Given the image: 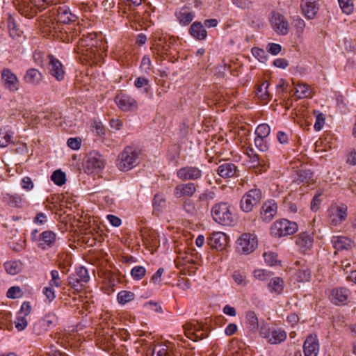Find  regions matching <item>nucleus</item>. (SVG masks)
Here are the masks:
<instances>
[{
	"label": "nucleus",
	"mask_w": 356,
	"mask_h": 356,
	"mask_svg": "<svg viewBox=\"0 0 356 356\" xmlns=\"http://www.w3.org/2000/svg\"><path fill=\"white\" fill-rule=\"evenodd\" d=\"M40 26L44 33L55 35L59 31L60 38L67 42L72 41L74 38L77 35V31L70 27L60 28L59 23L57 20L53 19L50 17H46L40 22Z\"/></svg>",
	"instance_id": "f257e3e1"
},
{
	"label": "nucleus",
	"mask_w": 356,
	"mask_h": 356,
	"mask_svg": "<svg viewBox=\"0 0 356 356\" xmlns=\"http://www.w3.org/2000/svg\"><path fill=\"white\" fill-rule=\"evenodd\" d=\"M140 150L133 146H127L119 154L118 168L121 171H128L140 163Z\"/></svg>",
	"instance_id": "f03ea898"
},
{
	"label": "nucleus",
	"mask_w": 356,
	"mask_h": 356,
	"mask_svg": "<svg viewBox=\"0 0 356 356\" xmlns=\"http://www.w3.org/2000/svg\"><path fill=\"white\" fill-rule=\"evenodd\" d=\"M213 219L218 224L230 225L234 222V216L231 206L227 202H219L211 209Z\"/></svg>",
	"instance_id": "7ed1b4c3"
},
{
	"label": "nucleus",
	"mask_w": 356,
	"mask_h": 356,
	"mask_svg": "<svg viewBox=\"0 0 356 356\" xmlns=\"http://www.w3.org/2000/svg\"><path fill=\"white\" fill-rule=\"evenodd\" d=\"M97 34L95 33H89L87 36L83 35L81 39V46L86 47L87 54L91 56H100L104 49V46L101 39H97Z\"/></svg>",
	"instance_id": "20e7f679"
},
{
	"label": "nucleus",
	"mask_w": 356,
	"mask_h": 356,
	"mask_svg": "<svg viewBox=\"0 0 356 356\" xmlns=\"http://www.w3.org/2000/svg\"><path fill=\"white\" fill-rule=\"evenodd\" d=\"M298 231V225L286 219L276 220L270 227L271 234L276 237L291 235Z\"/></svg>",
	"instance_id": "39448f33"
},
{
	"label": "nucleus",
	"mask_w": 356,
	"mask_h": 356,
	"mask_svg": "<svg viewBox=\"0 0 356 356\" xmlns=\"http://www.w3.org/2000/svg\"><path fill=\"white\" fill-rule=\"evenodd\" d=\"M261 199V191L258 188L251 189L243 196L240 202L241 209L244 212H250L259 203Z\"/></svg>",
	"instance_id": "423d86ee"
},
{
	"label": "nucleus",
	"mask_w": 356,
	"mask_h": 356,
	"mask_svg": "<svg viewBox=\"0 0 356 356\" xmlns=\"http://www.w3.org/2000/svg\"><path fill=\"white\" fill-rule=\"evenodd\" d=\"M257 238L253 234H243L237 241V250L239 252L249 254L257 247Z\"/></svg>",
	"instance_id": "0eeeda50"
},
{
	"label": "nucleus",
	"mask_w": 356,
	"mask_h": 356,
	"mask_svg": "<svg viewBox=\"0 0 356 356\" xmlns=\"http://www.w3.org/2000/svg\"><path fill=\"white\" fill-rule=\"evenodd\" d=\"M89 280L88 270L80 266L68 277V283L74 290L79 291L82 290L83 284L87 283Z\"/></svg>",
	"instance_id": "6e6552de"
},
{
	"label": "nucleus",
	"mask_w": 356,
	"mask_h": 356,
	"mask_svg": "<svg viewBox=\"0 0 356 356\" xmlns=\"http://www.w3.org/2000/svg\"><path fill=\"white\" fill-rule=\"evenodd\" d=\"M330 223L337 226L345 221L348 216V207L346 204L335 205L328 210Z\"/></svg>",
	"instance_id": "1a4fd4ad"
},
{
	"label": "nucleus",
	"mask_w": 356,
	"mask_h": 356,
	"mask_svg": "<svg viewBox=\"0 0 356 356\" xmlns=\"http://www.w3.org/2000/svg\"><path fill=\"white\" fill-rule=\"evenodd\" d=\"M274 31L282 35H286L289 32L290 26L286 17L279 13H273L270 19Z\"/></svg>",
	"instance_id": "9d476101"
},
{
	"label": "nucleus",
	"mask_w": 356,
	"mask_h": 356,
	"mask_svg": "<svg viewBox=\"0 0 356 356\" xmlns=\"http://www.w3.org/2000/svg\"><path fill=\"white\" fill-rule=\"evenodd\" d=\"M177 177L181 181L197 180L202 177V171L197 166L186 165L177 170Z\"/></svg>",
	"instance_id": "9b49d317"
},
{
	"label": "nucleus",
	"mask_w": 356,
	"mask_h": 356,
	"mask_svg": "<svg viewBox=\"0 0 356 356\" xmlns=\"http://www.w3.org/2000/svg\"><path fill=\"white\" fill-rule=\"evenodd\" d=\"M196 191L197 185L194 183H181L175 187L174 195L177 199H188L193 197Z\"/></svg>",
	"instance_id": "f8f14e48"
},
{
	"label": "nucleus",
	"mask_w": 356,
	"mask_h": 356,
	"mask_svg": "<svg viewBox=\"0 0 356 356\" xmlns=\"http://www.w3.org/2000/svg\"><path fill=\"white\" fill-rule=\"evenodd\" d=\"M48 59V71L57 81H62L65 77V71L60 61L52 55L47 56Z\"/></svg>",
	"instance_id": "ddd939ff"
},
{
	"label": "nucleus",
	"mask_w": 356,
	"mask_h": 356,
	"mask_svg": "<svg viewBox=\"0 0 356 356\" xmlns=\"http://www.w3.org/2000/svg\"><path fill=\"white\" fill-rule=\"evenodd\" d=\"M105 161L103 156L97 152L90 153L86 161V169L88 173L95 170H101L104 168Z\"/></svg>",
	"instance_id": "4468645a"
},
{
	"label": "nucleus",
	"mask_w": 356,
	"mask_h": 356,
	"mask_svg": "<svg viewBox=\"0 0 356 356\" xmlns=\"http://www.w3.org/2000/svg\"><path fill=\"white\" fill-rule=\"evenodd\" d=\"M54 15V19L57 20L59 24H63L74 22L77 19V17L72 13L71 10L66 5H62L58 7Z\"/></svg>",
	"instance_id": "2eb2a0df"
},
{
	"label": "nucleus",
	"mask_w": 356,
	"mask_h": 356,
	"mask_svg": "<svg viewBox=\"0 0 356 356\" xmlns=\"http://www.w3.org/2000/svg\"><path fill=\"white\" fill-rule=\"evenodd\" d=\"M115 101L119 108L124 111L135 110L138 107V103L136 99L125 93L117 95Z\"/></svg>",
	"instance_id": "dca6fc26"
},
{
	"label": "nucleus",
	"mask_w": 356,
	"mask_h": 356,
	"mask_svg": "<svg viewBox=\"0 0 356 356\" xmlns=\"http://www.w3.org/2000/svg\"><path fill=\"white\" fill-rule=\"evenodd\" d=\"M277 212V205L273 200L265 202L260 209V216L265 222H270Z\"/></svg>",
	"instance_id": "f3484780"
},
{
	"label": "nucleus",
	"mask_w": 356,
	"mask_h": 356,
	"mask_svg": "<svg viewBox=\"0 0 356 356\" xmlns=\"http://www.w3.org/2000/svg\"><path fill=\"white\" fill-rule=\"evenodd\" d=\"M42 10L40 5H35L33 0H21L19 3V11L28 18H33L38 13Z\"/></svg>",
	"instance_id": "a211bd4d"
},
{
	"label": "nucleus",
	"mask_w": 356,
	"mask_h": 356,
	"mask_svg": "<svg viewBox=\"0 0 356 356\" xmlns=\"http://www.w3.org/2000/svg\"><path fill=\"white\" fill-rule=\"evenodd\" d=\"M207 243L212 249L222 250L227 245V236L220 232H214L208 238Z\"/></svg>",
	"instance_id": "6ab92c4d"
},
{
	"label": "nucleus",
	"mask_w": 356,
	"mask_h": 356,
	"mask_svg": "<svg viewBox=\"0 0 356 356\" xmlns=\"http://www.w3.org/2000/svg\"><path fill=\"white\" fill-rule=\"evenodd\" d=\"M147 356H174L172 347L165 343L154 344L148 348Z\"/></svg>",
	"instance_id": "aec40b11"
},
{
	"label": "nucleus",
	"mask_w": 356,
	"mask_h": 356,
	"mask_svg": "<svg viewBox=\"0 0 356 356\" xmlns=\"http://www.w3.org/2000/svg\"><path fill=\"white\" fill-rule=\"evenodd\" d=\"M350 294V290L346 288H336L331 291L330 299L331 302L336 305H344Z\"/></svg>",
	"instance_id": "412c9836"
},
{
	"label": "nucleus",
	"mask_w": 356,
	"mask_h": 356,
	"mask_svg": "<svg viewBox=\"0 0 356 356\" xmlns=\"http://www.w3.org/2000/svg\"><path fill=\"white\" fill-rule=\"evenodd\" d=\"M239 170L232 163H224L220 165L217 169V174L223 179H229L238 176Z\"/></svg>",
	"instance_id": "4be33fe9"
},
{
	"label": "nucleus",
	"mask_w": 356,
	"mask_h": 356,
	"mask_svg": "<svg viewBox=\"0 0 356 356\" xmlns=\"http://www.w3.org/2000/svg\"><path fill=\"white\" fill-rule=\"evenodd\" d=\"M305 356H317L319 351V343L316 336L309 335L303 346Z\"/></svg>",
	"instance_id": "5701e85b"
},
{
	"label": "nucleus",
	"mask_w": 356,
	"mask_h": 356,
	"mask_svg": "<svg viewBox=\"0 0 356 356\" xmlns=\"http://www.w3.org/2000/svg\"><path fill=\"white\" fill-rule=\"evenodd\" d=\"M313 237L307 232H302L298 235L296 240V244L298 247L300 251L306 254L313 245Z\"/></svg>",
	"instance_id": "b1692460"
},
{
	"label": "nucleus",
	"mask_w": 356,
	"mask_h": 356,
	"mask_svg": "<svg viewBox=\"0 0 356 356\" xmlns=\"http://www.w3.org/2000/svg\"><path fill=\"white\" fill-rule=\"evenodd\" d=\"M2 80L5 86L11 91H16L19 88V81L15 74L9 69H5L2 72Z\"/></svg>",
	"instance_id": "393cba45"
},
{
	"label": "nucleus",
	"mask_w": 356,
	"mask_h": 356,
	"mask_svg": "<svg viewBox=\"0 0 356 356\" xmlns=\"http://www.w3.org/2000/svg\"><path fill=\"white\" fill-rule=\"evenodd\" d=\"M301 8L305 16L313 19L318 13L319 5L316 0H302Z\"/></svg>",
	"instance_id": "a878e982"
},
{
	"label": "nucleus",
	"mask_w": 356,
	"mask_h": 356,
	"mask_svg": "<svg viewBox=\"0 0 356 356\" xmlns=\"http://www.w3.org/2000/svg\"><path fill=\"white\" fill-rule=\"evenodd\" d=\"M140 236L145 245L155 247L157 245V236L154 230L143 227L140 230Z\"/></svg>",
	"instance_id": "bb28decb"
},
{
	"label": "nucleus",
	"mask_w": 356,
	"mask_h": 356,
	"mask_svg": "<svg viewBox=\"0 0 356 356\" xmlns=\"http://www.w3.org/2000/svg\"><path fill=\"white\" fill-rule=\"evenodd\" d=\"M331 242L334 248L337 250H348L353 243L349 238L341 236H333Z\"/></svg>",
	"instance_id": "cd10ccee"
},
{
	"label": "nucleus",
	"mask_w": 356,
	"mask_h": 356,
	"mask_svg": "<svg viewBox=\"0 0 356 356\" xmlns=\"http://www.w3.org/2000/svg\"><path fill=\"white\" fill-rule=\"evenodd\" d=\"M183 327H184V330L185 335L188 338L193 340L194 341H196L198 339L202 338V335L203 334L202 333L201 334V335H199L197 333V332L200 331V325H197L196 324H193L192 323H186L184 325Z\"/></svg>",
	"instance_id": "c85d7f7f"
},
{
	"label": "nucleus",
	"mask_w": 356,
	"mask_h": 356,
	"mask_svg": "<svg viewBox=\"0 0 356 356\" xmlns=\"http://www.w3.org/2000/svg\"><path fill=\"white\" fill-rule=\"evenodd\" d=\"M142 1L143 0H121L120 5L125 10L134 12L135 17H140V15L137 10L141 6Z\"/></svg>",
	"instance_id": "c756f323"
},
{
	"label": "nucleus",
	"mask_w": 356,
	"mask_h": 356,
	"mask_svg": "<svg viewBox=\"0 0 356 356\" xmlns=\"http://www.w3.org/2000/svg\"><path fill=\"white\" fill-rule=\"evenodd\" d=\"M190 34L195 38L202 40L206 38L207 32L201 22H195L192 24L189 29Z\"/></svg>",
	"instance_id": "7c9ffc66"
},
{
	"label": "nucleus",
	"mask_w": 356,
	"mask_h": 356,
	"mask_svg": "<svg viewBox=\"0 0 356 356\" xmlns=\"http://www.w3.org/2000/svg\"><path fill=\"white\" fill-rule=\"evenodd\" d=\"M40 246L42 249L51 247L56 241V234L51 231H44L40 235Z\"/></svg>",
	"instance_id": "2f4dec72"
},
{
	"label": "nucleus",
	"mask_w": 356,
	"mask_h": 356,
	"mask_svg": "<svg viewBox=\"0 0 356 356\" xmlns=\"http://www.w3.org/2000/svg\"><path fill=\"white\" fill-rule=\"evenodd\" d=\"M42 79V75L40 72L35 68L29 69L26 71L24 76V80L26 83L37 85Z\"/></svg>",
	"instance_id": "473e14b6"
},
{
	"label": "nucleus",
	"mask_w": 356,
	"mask_h": 356,
	"mask_svg": "<svg viewBox=\"0 0 356 356\" xmlns=\"http://www.w3.org/2000/svg\"><path fill=\"white\" fill-rule=\"evenodd\" d=\"M176 15L179 23L184 26L189 24L195 17L194 13L188 10L186 8H182L176 13Z\"/></svg>",
	"instance_id": "72a5a7b5"
},
{
	"label": "nucleus",
	"mask_w": 356,
	"mask_h": 356,
	"mask_svg": "<svg viewBox=\"0 0 356 356\" xmlns=\"http://www.w3.org/2000/svg\"><path fill=\"white\" fill-rule=\"evenodd\" d=\"M269 86V82L265 81L261 85L257 86L256 95L261 101L267 102L271 99V95L268 90Z\"/></svg>",
	"instance_id": "f704fd0d"
},
{
	"label": "nucleus",
	"mask_w": 356,
	"mask_h": 356,
	"mask_svg": "<svg viewBox=\"0 0 356 356\" xmlns=\"http://www.w3.org/2000/svg\"><path fill=\"white\" fill-rule=\"evenodd\" d=\"M286 338V333L280 328L273 329L268 342L271 344H278L284 341Z\"/></svg>",
	"instance_id": "c9c22d12"
},
{
	"label": "nucleus",
	"mask_w": 356,
	"mask_h": 356,
	"mask_svg": "<svg viewBox=\"0 0 356 356\" xmlns=\"http://www.w3.org/2000/svg\"><path fill=\"white\" fill-rule=\"evenodd\" d=\"M174 44V40L171 38H160L156 42V48L161 51L162 54H168Z\"/></svg>",
	"instance_id": "e433bc0d"
},
{
	"label": "nucleus",
	"mask_w": 356,
	"mask_h": 356,
	"mask_svg": "<svg viewBox=\"0 0 356 356\" xmlns=\"http://www.w3.org/2000/svg\"><path fill=\"white\" fill-rule=\"evenodd\" d=\"M268 287L271 292L280 294L284 289V281L279 277H270Z\"/></svg>",
	"instance_id": "4c0bfd02"
},
{
	"label": "nucleus",
	"mask_w": 356,
	"mask_h": 356,
	"mask_svg": "<svg viewBox=\"0 0 356 356\" xmlns=\"http://www.w3.org/2000/svg\"><path fill=\"white\" fill-rule=\"evenodd\" d=\"M246 321L250 330L255 332L259 327V321L256 314L252 311L246 313Z\"/></svg>",
	"instance_id": "58836bf2"
},
{
	"label": "nucleus",
	"mask_w": 356,
	"mask_h": 356,
	"mask_svg": "<svg viewBox=\"0 0 356 356\" xmlns=\"http://www.w3.org/2000/svg\"><path fill=\"white\" fill-rule=\"evenodd\" d=\"M6 272L10 275H17L22 270V263L19 261H10L4 264Z\"/></svg>",
	"instance_id": "ea45409f"
},
{
	"label": "nucleus",
	"mask_w": 356,
	"mask_h": 356,
	"mask_svg": "<svg viewBox=\"0 0 356 356\" xmlns=\"http://www.w3.org/2000/svg\"><path fill=\"white\" fill-rule=\"evenodd\" d=\"M57 316L56 314L53 312H49L47 314L43 319L40 321L38 323L35 325V330L38 325L44 326V327H49L51 325H55L57 322Z\"/></svg>",
	"instance_id": "a19ab883"
},
{
	"label": "nucleus",
	"mask_w": 356,
	"mask_h": 356,
	"mask_svg": "<svg viewBox=\"0 0 356 356\" xmlns=\"http://www.w3.org/2000/svg\"><path fill=\"white\" fill-rule=\"evenodd\" d=\"M294 95L297 98L301 99L309 97L311 92L307 85L298 84L295 88Z\"/></svg>",
	"instance_id": "79ce46f5"
},
{
	"label": "nucleus",
	"mask_w": 356,
	"mask_h": 356,
	"mask_svg": "<svg viewBox=\"0 0 356 356\" xmlns=\"http://www.w3.org/2000/svg\"><path fill=\"white\" fill-rule=\"evenodd\" d=\"M51 179L55 184L60 186L65 184L66 176L60 170H56L52 173Z\"/></svg>",
	"instance_id": "37998d69"
},
{
	"label": "nucleus",
	"mask_w": 356,
	"mask_h": 356,
	"mask_svg": "<svg viewBox=\"0 0 356 356\" xmlns=\"http://www.w3.org/2000/svg\"><path fill=\"white\" fill-rule=\"evenodd\" d=\"M296 180L299 183H309L313 180L312 173L309 170H300L297 171Z\"/></svg>",
	"instance_id": "c03bdc74"
},
{
	"label": "nucleus",
	"mask_w": 356,
	"mask_h": 356,
	"mask_svg": "<svg viewBox=\"0 0 356 356\" xmlns=\"http://www.w3.org/2000/svg\"><path fill=\"white\" fill-rule=\"evenodd\" d=\"M166 198L163 193H157L153 200V207L157 211H161L165 206Z\"/></svg>",
	"instance_id": "a18cd8bd"
},
{
	"label": "nucleus",
	"mask_w": 356,
	"mask_h": 356,
	"mask_svg": "<svg viewBox=\"0 0 356 356\" xmlns=\"http://www.w3.org/2000/svg\"><path fill=\"white\" fill-rule=\"evenodd\" d=\"M253 275L255 279L264 282L270 279L273 273L264 269H256L253 272Z\"/></svg>",
	"instance_id": "49530a36"
},
{
	"label": "nucleus",
	"mask_w": 356,
	"mask_h": 356,
	"mask_svg": "<svg viewBox=\"0 0 356 356\" xmlns=\"http://www.w3.org/2000/svg\"><path fill=\"white\" fill-rule=\"evenodd\" d=\"M134 294L131 291H122L118 294V300L119 303L124 305L134 300Z\"/></svg>",
	"instance_id": "de8ad7c7"
},
{
	"label": "nucleus",
	"mask_w": 356,
	"mask_h": 356,
	"mask_svg": "<svg viewBox=\"0 0 356 356\" xmlns=\"http://www.w3.org/2000/svg\"><path fill=\"white\" fill-rule=\"evenodd\" d=\"M299 282H308L311 278V270L306 267L301 268L296 273Z\"/></svg>",
	"instance_id": "09e8293b"
},
{
	"label": "nucleus",
	"mask_w": 356,
	"mask_h": 356,
	"mask_svg": "<svg viewBox=\"0 0 356 356\" xmlns=\"http://www.w3.org/2000/svg\"><path fill=\"white\" fill-rule=\"evenodd\" d=\"M12 134L0 129V147H5L11 142Z\"/></svg>",
	"instance_id": "8fccbe9b"
},
{
	"label": "nucleus",
	"mask_w": 356,
	"mask_h": 356,
	"mask_svg": "<svg viewBox=\"0 0 356 356\" xmlns=\"http://www.w3.org/2000/svg\"><path fill=\"white\" fill-rule=\"evenodd\" d=\"M146 273V270L143 266H137L132 268L131 275L134 280H141Z\"/></svg>",
	"instance_id": "3c124183"
},
{
	"label": "nucleus",
	"mask_w": 356,
	"mask_h": 356,
	"mask_svg": "<svg viewBox=\"0 0 356 356\" xmlns=\"http://www.w3.org/2000/svg\"><path fill=\"white\" fill-rule=\"evenodd\" d=\"M342 11L346 14H350L354 8L352 0H338Z\"/></svg>",
	"instance_id": "603ef678"
},
{
	"label": "nucleus",
	"mask_w": 356,
	"mask_h": 356,
	"mask_svg": "<svg viewBox=\"0 0 356 356\" xmlns=\"http://www.w3.org/2000/svg\"><path fill=\"white\" fill-rule=\"evenodd\" d=\"M149 81L148 79L140 76L138 77L134 82V86L137 88H141L143 87H145V92L148 93L149 92Z\"/></svg>",
	"instance_id": "864d4df0"
},
{
	"label": "nucleus",
	"mask_w": 356,
	"mask_h": 356,
	"mask_svg": "<svg viewBox=\"0 0 356 356\" xmlns=\"http://www.w3.org/2000/svg\"><path fill=\"white\" fill-rule=\"evenodd\" d=\"M270 133V128L267 124H259L255 131L257 136L267 138Z\"/></svg>",
	"instance_id": "5fc2aeb1"
},
{
	"label": "nucleus",
	"mask_w": 356,
	"mask_h": 356,
	"mask_svg": "<svg viewBox=\"0 0 356 356\" xmlns=\"http://www.w3.org/2000/svg\"><path fill=\"white\" fill-rule=\"evenodd\" d=\"M251 51L252 55L261 63H265L267 60V55L264 49L259 47H253Z\"/></svg>",
	"instance_id": "6e6d98bb"
},
{
	"label": "nucleus",
	"mask_w": 356,
	"mask_h": 356,
	"mask_svg": "<svg viewBox=\"0 0 356 356\" xmlns=\"http://www.w3.org/2000/svg\"><path fill=\"white\" fill-rule=\"evenodd\" d=\"M51 280L49 282V285L51 286L60 287L62 285V280L60 277L59 273L56 270H52L51 271Z\"/></svg>",
	"instance_id": "4d7b16f0"
},
{
	"label": "nucleus",
	"mask_w": 356,
	"mask_h": 356,
	"mask_svg": "<svg viewBox=\"0 0 356 356\" xmlns=\"http://www.w3.org/2000/svg\"><path fill=\"white\" fill-rule=\"evenodd\" d=\"M232 278L238 285L245 286L247 284L246 275L243 272L234 271Z\"/></svg>",
	"instance_id": "13d9d810"
},
{
	"label": "nucleus",
	"mask_w": 356,
	"mask_h": 356,
	"mask_svg": "<svg viewBox=\"0 0 356 356\" xmlns=\"http://www.w3.org/2000/svg\"><path fill=\"white\" fill-rule=\"evenodd\" d=\"M254 145L261 152H266L268 149V143L266 138L256 136L254 139Z\"/></svg>",
	"instance_id": "bf43d9fd"
},
{
	"label": "nucleus",
	"mask_w": 356,
	"mask_h": 356,
	"mask_svg": "<svg viewBox=\"0 0 356 356\" xmlns=\"http://www.w3.org/2000/svg\"><path fill=\"white\" fill-rule=\"evenodd\" d=\"M28 325L27 320L25 316L17 314V319L15 321V326L18 331L24 330Z\"/></svg>",
	"instance_id": "052dcab7"
},
{
	"label": "nucleus",
	"mask_w": 356,
	"mask_h": 356,
	"mask_svg": "<svg viewBox=\"0 0 356 356\" xmlns=\"http://www.w3.org/2000/svg\"><path fill=\"white\" fill-rule=\"evenodd\" d=\"M182 208L188 213L193 214L195 212V204L190 198L183 200Z\"/></svg>",
	"instance_id": "680f3d73"
},
{
	"label": "nucleus",
	"mask_w": 356,
	"mask_h": 356,
	"mask_svg": "<svg viewBox=\"0 0 356 356\" xmlns=\"http://www.w3.org/2000/svg\"><path fill=\"white\" fill-rule=\"evenodd\" d=\"M321 195H322L321 193H317L314 196V197L312 200L311 204H310V208H311L312 211L316 212L319 209L320 205L322 202V200L321 199Z\"/></svg>",
	"instance_id": "e2e57ef3"
},
{
	"label": "nucleus",
	"mask_w": 356,
	"mask_h": 356,
	"mask_svg": "<svg viewBox=\"0 0 356 356\" xmlns=\"http://www.w3.org/2000/svg\"><path fill=\"white\" fill-rule=\"evenodd\" d=\"M33 57L35 63L41 67H43L44 65L45 62L48 61L47 56L45 57L44 54H42L40 51H35L33 53Z\"/></svg>",
	"instance_id": "0e129e2a"
},
{
	"label": "nucleus",
	"mask_w": 356,
	"mask_h": 356,
	"mask_svg": "<svg viewBox=\"0 0 356 356\" xmlns=\"http://www.w3.org/2000/svg\"><path fill=\"white\" fill-rule=\"evenodd\" d=\"M8 29H9V33L11 37L15 38L16 36H19L20 34V31L19 29L16 28L15 22H14V19L12 17H9L8 19Z\"/></svg>",
	"instance_id": "69168bd1"
},
{
	"label": "nucleus",
	"mask_w": 356,
	"mask_h": 356,
	"mask_svg": "<svg viewBox=\"0 0 356 356\" xmlns=\"http://www.w3.org/2000/svg\"><path fill=\"white\" fill-rule=\"evenodd\" d=\"M265 261L270 266L275 265L277 262V255L272 252H265L264 254Z\"/></svg>",
	"instance_id": "338daca9"
},
{
	"label": "nucleus",
	"mask_w": 356,
	"mask_h": 356,
	"mask_svg": "<svg viewBox=\"0 0 356 356\" xmlns=\"http://www.w3.org/2000/svg\"><path fill=\"white\" fill-rule=\"evenodd\" d=\"M21 293L22 291L19 286H12L8 290L6 296L9 298L16 299L20 297Z\"/></svg>",
	"instance_id": "774afa93"
}]
</instances>
